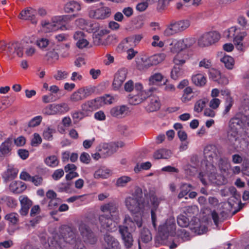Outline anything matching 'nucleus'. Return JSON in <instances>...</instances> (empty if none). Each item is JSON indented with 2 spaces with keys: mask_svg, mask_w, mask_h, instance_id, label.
I'll return each mask as SVG.
<instances>
[{
  "mask_svg": "<svg viewBox=\"0 0 249 249\" xmlns=\"http://www.w3.org/2000/svg\"><path fill=\"white\" fill-rule=\"evenodd\" d=\"M20 197L21 208L29 209L32 205V202L27 197Z\"/></svg>",
  "mask_w": 249,
  "mask_h": 249,
  "instance_id": "nucleus-57",
  "label": "nucleus"
},
{
  "mask_svg": "<svg viewBox=\"0 0 249 249\" xmlns=\"http://www.w3.org/2000/svg\"><path fill=\"white\" fill-rule=\"evenodd\" d=\"M80 9V4L74 1H71L67 2L64 7L65 12L68 13L79 11Z\"/></svg>",
  "mask_w": 249,
  "mask_h": 249,
  "instance_id": "nucleus-33",
  "label": "nucleus"
},
{
  "mask_svg": "<svg viewBox=\"0 0 249 249\" xmlns=\"http://www.w3.org/2000/svg\"><path fill=\"white\" fill-rule=\"evenodd\" d=\"M175 25L177 27L178 32H181L188 28L190 24L188 20H182L178 21H175Z\"/></svg>",
  "mask_w": 249,
  "mask_h": 249,
  "instance_id": "nucleus-44",
  "label": "nucleus"
},
{
  "mask_svg": "<svg viewBox=\"0 0 249 249\" xmlns=\"http://www.w3.org/2000/svg\"><path fill=\"white\" fill-rule=\"evenodd\" d=\"M171 46L170 50L173 53H177L185 49L183 41L182 40H174L170 44Z\"/></svg>",
  "mask_w": 249,
  "mask_h": 249,
  "instance_id": "nucleus-30",
  "label": "nucleus"
},
{
  "mask_svg": "<svg viewBox=\"0 0 249 249\" xmlns=\"http://www.w3.org/2000/svg\"><path fill=\"white\" fill-rule=\"evenodd\" d=\"M54 108V104H50L43 109L42 112L44 114L47 115H55V112Z\"/></svg>",
  "mask_w": 249,
  "mask_h": 249,
  "instance_id": "nucleus-59",
  "label": "nucleus"
},
{
  "mask_svg": "<svg viewBox=\"0 0 249 249\" xmlns=\"http://www.w3.org/2000/svg\"><path fill=\"white\" fill-rule=\"evenodd\" d=\"M60 96L58 94H53V93H50L48 95H45L42 96V102L44 103H49L51 102H53L59 99H60Z\"/></svg>",
  "mask_w": 249,
  "mask_h": 249,
  "instance_id": "nucleus-48",
  "label": "nucleus"
},
{
  "mask_svg": "<svg viewBox=\"0 0 249 249\" xmlns=\"http://www.w3.org/2000/svg\"><path fill=\"white\" fill-rule=\"evenodd\" d=\"M217 165L219 170L223 173H226L230 167V164L228 162L227 158L222 157L221 155L215 160L214 164Z\"/></svg>",
  "mask_w": 249,
  "mask_h": 249,
  "instance_id": "nucleus-26",
  "label": "nucleus"
},
{
  "mask_svg": "<svg viewBox=\"0 0 249 249\" xmlns=\"http://www.w3.org/2000/svg\"><path fill=\"white\" fill-rule=\"evenodd\" d=\"M119 145L115 143H101L96 148V151L100 152L103 158L110 156L115 153Z\"/></svg>",
  "mask_w": 249,
  "mask_h": 249,
  "instance_id": "nucleus-10",
  "label": "nucleus"
},
{
  "mask_svg": "<svg viewBox=\"0 0 249 249\" xmlns=\"http://www.w3.org/2000/svg\"><path fill=\"white\" fill-rule=\"evenodd\" d=\"M101 210L104 213V214H107L114 219H118V206L114 202H110L102 206Z\"/></svg>",
  "mask_w": 249,
  "mask_h": 249,
  "instance_id": "nucleus-12",
  "label": "nucleus"
},
{
  "mask_svg": "<svg viewBox=\"0 0 249 249\" xmlns=\"http://www.w3.org/2000/svg\"><path fill=\"white\" fill-rule=\"evenodd\" d=\"M45 162L47 165L51 167H55L59 163L57 158L55 156H51L46 158Z\"/></svg>",
  "mask_w": 249,
  "mask_h": 249,
  "instance_id": "nucleus-51",
  "label": "nucleus"
},
{
  "mask_svg": "<svg viewBox=\"0 0 249 249\" xmlns=\"http://www.w3.org/2000/svg\"><path fill=\"white\" fill-rule=\"evenodd\" d=\"M6 54L8 56H12V57H14L15 54L19 57H21L23 55V48L21 44L18 41L9 43H8Z\"/></svg>",
  "mask_w": 249,
  "mask_h": 249,
  "instance_id": "nucleus-13",
  "label": "nucleus"
},
{
  "mask_svg": "<svg viewBox=\"0 0 249 249\" xmlns=\"http://www.w3.org/2000/svg\"><path fill=\"white\" fill-rule=\"evenodd\" d=\"M177 223L180 227H187L190 221L186 215L180 214L177 217Z\"/></svg>",
  "mask_w": 249,
  "mask_h": 249,
  "instance_id": "nucleus-49",
  "label": "nucleus"
},
{
  "mask_svg": "<svg viewBox=\"0 0 249 249\" xmlns=\"http://www.w3.org/2000/svg\"><path fill=\"white\" fill-rule=\"evenodd\" d=\"M5 202L6 204L11 208L15 207L17 205V200L10 196H4L0 198V203Z\"/></svg>",
  "mask_w": 249,
  "mask_h": 249,
  "instance_id": "nucleus-43",
  "label": "nucleus"
},
{
  "mask_svg": "<svg viewBox=\"0 0 249 249\" xmlns=\"http://www.w3.org/2000/svg\"><path fill=\"white\" fill-rule=\"evenodd\" d=\"M220 61L224 64L225 67L229 70H231L234 65V61L233 58L229 56L225 55L220 58Z\"/></svg>",
  "mask_w": 249,
  "mask_h": 249,
  "instance_id": "nucleus-39",
  "label": "nucleus"
},
{
  "mask_svg": "<svg viewBox=\"0 0 249 249\" xmlns=\"http://www.w3.org/2000/svg\"><path fill=\"white\" fill-rule=\"evenodd\" d=\"M124 204L131 213L135 214L143 211L144 208V200L142 190L138 188L131 196L126 197Z\"/></svg>",
  "mask_w": 249,
  "mask_h": 249,
  "instance_id": "nucleus-1",
  "label": "nucleus"
},
{
  "mask_svg": "<svg viewBox=\"0 0 249 249\" xmlns=\"http://www.w3.org/2000/svg\"><path fill=\"white\" fill-rule=\"evenodd\" d=\"M161 200V198H159L155 195H152L150 196V201L152 205V208L151 210V219L152 225L155 229H156L157 227V216L156 212L159 207V204Z\"/></svg>",
  "mask_w": 249,
  "mask_h": 249,
  "instance_id": "nucleus-17",
  "label": "nucleus"
},
{
  "mask_svg": "<svg viewBox=\"0 0 249 249\" xmlns=\"http://www.w3.org/2000/svg\"><path fill=\"white\" fill-rule=\"evenodd\" d=\"M56 50H58V49H53V50L48 52L46 55L47 61L50 63H53L59 59V54L56 52Z\"/></svg>",
  "mask_w": 249,
  "mask_h": 249,
  "instance_id": "nucleus-40",
  "label": "nucleus"
},
{
  "mask_svg": "<svg viewBox=\"0 0 249 249\" xmlns=\"http://www.w3.org/2000/svg\"><path fill=\"white\" fill-rule=\"evenodd\" d=\"M72 117L74 124H76L84 117V113L82 111H75L71 113Z\"/></svg>",
  "mask_w": 249,
  "mask_h": 249,
  "instance_id": "nucleus-60",
  "label": "nucleus"
},
{
  "mask_svg": "<svg viewBox=\"0 0 249 249\" xmlns=\"http://www.w3.org/2000/svg\"><path fill=\"white\" fill-rule=\"evenodd\" d=\"M42 117L37 116L33 118L28 123V127H34L38 125L42 120Z\"/></svg>",
  "mask_w": 249,
  "mask_h": 249,
  "instance_id": "nucleus-58",
  "label": "nucleus"
},
{
  "mask_svg": "<svg viewBox=\"0 0 249 249\" xmlns=\"http://www.w3.org/2000/svg\"><path fill=\"white\" fill-rule=\"evenodd\" d=\"M163 79V76L160 73H157L151 76L149 79V85H156L160 82Z\"/></svg>",
  "mask_w": 249,
  "mask_h": 249,
  "instance_id": "nucleus-53",
  "label": "nucleus"
},
{
  "mask_svg": "<svg viewBox=\"0 0 249 249\" xmlns=\"http://www.w3.org/2000/svg\"><path fill=\"white\" fill-rule=\"evenodd\" d=\"M228 213L224 211H221L218 213L215 210L211 212V217L213 222L217 227L219 224L223 222L227 217Z\"/></svg>",
  "mask_w": 249,
  "mask_h": 249,
  "instance_id": "nucleus-23",
  "label": "nucleus"
},
{
  "mask_svg": "<svg viewBox=\"0 0 249 249\" xmlns=\"http://www.w3.org/2000/svg\"><path fill=\"white\" fill-rule=\"evenodd\" d=\"M49 40L45 38H39L36 42V45L42 50L46 49L49 45Z\"/></svg>",
  "mask_w": 249,
  "mask_h": 249,
  "instance_id": "nucleus-56",
  "label": "nucleus"
},
{
  "mask_svg": "<svg viewBox=\"0 0 249 249\" xmlns=\"http://www.w3.org/2000/svg\"><path fill=\"white\" fill-rule=\"evenodd\" d=\"M75 24L81 28H85L86 25L91 27L92 32L96 31L98 28V25L95 23L88 22L84 18H79L75 20Z\"/></svg>",
  "mask_w": 249,
  "mask_h": 249,
  "instance_id": "nucleus-29",
  "label": "nucleus"
},
{
  "mask_svg": "<svg viewBox=\"0 0 249 249\" xmlns=\"http://www.w3.org/2000/svg\"><path fill=\"white\" fill-rule=\"evenodd\" d=\"M247 36L246 32H240L239 29L236 27H231L227 31V37H233V43L236 48L240 51H244L246 47L243 44L242 41L244 38Z\"/></svg>",
  "mask_w": 249,
  "mask_h": 249,
  "instance_id": "nucleus-4",
  "label": "nucleus"
},
{
  "mask_svg": "<svg viewBox=\"0 0 249 249\" xmlns=\"http://www.w3.org/2000/svg\"><path fill=\"white\" fill-rule=\"evenodd\" d=\"M156 90V88L152 87L149 88L147 91H141L139 93H138L140 97V99L142 100V102L146 99L148 100L150 97H151L153 95L152 92Z\"/></svg>",
  "mask_w": 249,
  "mask_h": 249,
  "instance_id": "nucleus-42",
  "label": "nucleus"
},
{
  "mask_svg": "<svg viewBox=\"0 0 249 249\" xmlns=\"http://www.w3.org/2000/svg\"><path fill=\"white\" fill-rule=\"evenodd\" d=\"M5 219L13 225H15L18 221V215L17 213H11L7 214L5 216Z\"/></svg>",
  "mask_w": 249,
  "mask_h": 249,
  "instance_id": "nucleus-52",
  "label": "nucleus"
},
{
  "mask_svg": "<svg viewBox=\"0 0 249 249\" xmlns=\"http://www.w3.org/2000/svg\"><path fill=\"white\" fill-rule=\"evenodd\" d=\"M127 74V71L125 68L119 70L115 74L112 82V87L114 90H118L125 81Z\"/></svg>",
  "mask_w": 249,
  "mask_h": 249,
  "instance_id": "nucleus-14",
  "label": "nucleus"
},
{
  "mask_svg": "<svg viewBox=\"0 0 249 249\" xmlns=\"http://www.w3.org/2000/svg\"><path fill=\"white\" fill-rule=\"evenodd\" d=\"M36 13V12L34 9L28 7L20 12L18 17L24 20H31L33 24H36L37 22L36 20L35 19Z\"/></svg>",
  "mask_w": 249,
  "mask_h": 249,
  "instance_id": "nucleus-21",
  "label": "nucleus"
},
{
  "mask_svg": "<svg viewBox=\"0 0 249 249\" xmlns=\"http://www.w3.org/2000/svg\"><path fill=\"white\" fill-rule=\"evenodd\" d=\"M148 105L147 106L146 108L147 111L149 112H153L157 110L160 107V103L158 97L152 95L150 97L148 100Z\"/></svg>",
  "mask_w": 249,
  "mask_h": 249,
  "instance_id": "nucleus-25",
  "label": "nucleus"
},
{
  "mask_svg": "<svg viewBox=\"0 0 249 249\" xmlns=\"http://www.w3.org/2000/svg\"><path fill=\"white\" fill-rule=\"evenodd\" d=\"M60 236L64 241L69 244H74L76 241L77 230L73 226L63 225L60 228Z\"/></svg>",
  "mask_w": 249,
  "mask_h": 249,
  "instance_id": "nucleus-6",
  "label": "nucleus"
},
{
  "mask_svg": "<svg viewBox=\"0 0 249 249\" xmlns=\"http://www.w3.org/2000/svg\"><path fill=\"white\" fill-rule=\"evenodd\" d=\"M141 240L145 243L150 242L152 240L151 234L149 230L146 228H143L141 232Z\"/></svg>",
  "mask_w": 249,
  "mask_h": 249,
  "instance_id": "nucleus-47",
  "label": "nucleus"
},
{
  "mask_svg": "<svg viewBox=\"0 0 249 249\" xmlns=\"http://www.w3.org/2000/svg\"><path fill=\"white\" fill-rule=\"evenodd\" d=\"M54 132V129L48 128L44 131L43 136L45 139L51 141L53 139V134Z\"/></svg>",
  "mask_w": 249,
  "mask_h": 249,
  "instance_id": "nucleus-61",
  "label": "nucleus"
},
{
  "mask_svg": "<svg viewBox=\"0 0 249 249\" xmlns=\"http://www.w3.org/2000/svg\"><path fill=\"white\" fill-rule=\"evenodd\" d=\"M131 180V178L128 176H122L117 179L116 185L117 187H124Z\"/></svg>",
  "mask_w": 249,
  "mask_h": 249,
  "instance_id": "nucleus-54",
  "label": "nucleus"
},
{
  "mask_svg": "<svg viewBox=\"0 0 249 249\" xmlns=\"http://www.w3.org/2000/svg\"><path fill=\"white\" fill-rule=\"evenodd\" d=\"M54 109L55 114L60 113H64L68 112L70 110L68 105L66 103H61L58 104H54Z\"/></svg>",
  "mask_w": 249,
  "mask_h": 249,
  "instance_id": "nucleus-38",
  "label": "nucleus"
},
{
  "mask_svg": "<svg viewBox=\"0 0 249 249\" xmlns=\"http://www.w3.org/2000/svg\"><path fill=\"white\" fill-rule=\"evenodd\" d=\"M104 240L107 244L105 249H120L119 243L113 236L107 234L105 235Z\"/></svg>",
  "mask_w": 249,
  "mask_h": 249,
  "instance_id": "nucleus-24",
  "label": "nucleus"
},
{
  "mask_svg": "<svg viewBox=\"0 0 249 249\" xmlns=\"http://www.w3.org/2000/svg\"><path fill=\"white\" fill-rule=\"evenodd\" d=\"M111 104V102L107 101L105 97H97L93 100H91L86 102L81 105L82 110L83 111H93L100 108L104 104Z\"/></svg>",
  "mask_w": 249,
  "mask_h": 249,
  "instance_id": "nucleus-8",
  "label": "nucleus"
},
{
  "mask_svg": "<svg viewBox=\"0 0 249 249\" xmlns=\"http://www.w3.org/2000/svg\"><path fill=\"white\" fill-rule=\"evenodd\" d=\"M193 83L197 86L202 87L206 83V78L201 74H197L193 75L192 78Z\"/></svg>",
  "mask_w": 249,
  "mask_h": 249,
  "instance_id": "nucleus-35",
  "label": "nucleus"
},
{
  "mask_svg": "<svg viewBox=\"0 0 249 249\" xmlns=\"http://www.w3.org/2000/svg\"><path fill=\"white\" fill-rule=\"evenodd\" d=\"M165 55L164 53H159L151 56L148 58L147 65L150 67L156 65L162 62L165 58Z\"/></svg>",
  "mask_w": 249,
  "mask_h": 249,
  "instance_id": "nucleus-31",
  "label": "nucleus"
},
{
  "mask_svg": "<svg viewBox=\"0 0 249 249\" xmlns=\"http://www.w3.org/2000/svg\"><path fill=\"white\" fill-rule=\"evenodd\" d=\"M83 96L79 89L74 91L70 96V101L72 103H77L84 100Z\"/></svg>",
  "mask_w": 249,
  "mask_h": 249,
  "instance_id": "nucleus-46",
  "label": "nucleus"
},
{
  "mask_svg": "<svg viewBox=\"0 0 249 249\" xmlns=\"http://www.w3.org/2000/svg\"><path fill=\"white\" fill-rule=\"evenodd\" d=\"M168 239L169 240L168 245L170 249H175L179 244V238L175 235L174 236H170Z\"/></svg>",
  "mask_w": 249,
  "mask_h": 249,
  "instance_id": "nucleus-55",
  "label": "nucleus"
},
{
  "mask_svg": "<svg viewBox=\"0 0 249 249\" xmlns=\"http://www.w3.org/2000/svg\"><path fill=\"white\" fill-rule=\"evenodd\" d=\"M192 188L193 186L190 184L186 183H182L180 187V191L178 195V198L179 199L183 198L188 194Z\"/></svg>",
  "mask_w": 249,
  "mask_h": 249,
  "instance_id": "nucleus-37",
  "label": "nucleus"
},
{
  "mask_svg": "<svg viewBox=\"0 0 249 249\" xmlns=\"http://www.w3.org/2000/svg\"><path fill=\"white\" fill-rule=\"evenodd\" d=\"M128 100L130 104L134 105H138L142 102V100L140 99V97L138 94L134 96L129 95Z\"/></svg>",
  "mask_w": 249,
  "mask_h": 249,
  "instance_id": "nucleus-62",
  "label": "nucleus"
},
{
  "mask_svg": "<svg viewBox=\"0 0 249 249\" xmlns=\"http://www.w3.org/2000/svg\"><path fill=\"white\" fill-rule=\"evenodd\" d=\"M79 89L84 96L83 98L84 99L89 96L93 92V90L91 88H81Z\"/></svg>",
  "mask_w": 249,
  "mask_h": 249,
  "instance_id": "nucleus-63",
  "label": "nucleus"
},
{
  "mask_svg": "<svg viewBox=\"0 0 249 249\" xmlns=\"http://www.w3.org/2000/svg\"><path fill=\"white\" fill-rule=\"evenodd\" d=\"M128 111V107L122 105L112 107L110 110V115L117 118H122L126 115Z\"/></svg>",
  "mask_w": 249,
  "mask_h": 249,
  "instance_id": "nucleus-20",
  "label": "nucleus"
},
{
  "mask_svg": "<svg viewBox=\"0 0 249 249\" xmlns=\"http://www.w3.org/2000/svg\"><path fill=\"white\" fill-rule=\"evenodd\" d=\"M109 176V170L105 168H101L95 171L94 177L95 178H106Z\"/></svg>",
  "mask_w": 249,
  "mask_h": 249,
  "instance_id": "nucleus-41",
  "label": "nucleus"
},
{
  "mask_svg": "<svg viewBox=\"0 0 249 249\" xmlns=\"http://www.w3.org/2000/svg\"><path fill=\"white\" fill-rule=\"evenodd\" d=\"M179 33L177 26L175 25V21H172L167 26L164 31V35L165 36H169Z\"/></svg>",
  "mask_w": 249,
  "mask_h": 249,
  "instance_id": "nucleus-36",
  "label": "nucleus"
},
{
  "mask_svg": "<svg viewBox=\"0 0 249 249\" xmlns=\"http://www.w3.org/2000/svg\"><path fill=\"white\" fill-rule=\"evenodd\" d=\"M110 14L111 10L107 7H103L96 10H90L89 13L90 18L97 19H105L109 17Z\"/></svg>",
  "mask_w": 249,
  "mask_h": 249,
  "instance_id": "nucleus-16",
  "label": "nucleus"
},
{
  "mask_svg": "<svg viewBox=\"0 0 249 249\" xmlns=\"http://www.w3.org/2000/svg\"><path fill=\"white\" fill-rule=\"evenodd\" d=\"M56 18L55 17L53 18L52 22H49L47 24V26L46 28L49 30L50 31H55L58 29H61L62 30H66L67 28L65 27V25H60L59 22H56Z\"/></svg>",
  "mask_w": 249,
  "mask_h": 249,
  "instance_id": "nucleus-34",
  "label": "nucleus"
},
{
  "mask_svg": "<svg viewBox=\"0 0 249 249\" xmlns=\"http://www.w3.org/2000/svg\"><path fill=\"white\" fill-rule=\"evenodd\" d=\"M124 220L128 222V224L130 226V231L127 226L120 225L119 226V231L124 241V246L127 248H130L132 246L133 242V239L131 232L135 231V222L129 217H128L127 219L125 217Z\"/></svg>",
  "mask_w": 249,
  "mask_h": 249,
  "instance_id": "nucleus-2",
  "label": "nucleus"
},
{
  "mask_svg": "<svg viewBox=\"0 0 249 249\" xmlns=\"http://www.w3.org/2000/svg\"><path fill=\"white\" fill-rule=\"evenodd\" d=\"M78 230L83 241L86 243L94 244L97 238L89 226L83 222L78 225Z\"/></svg>",
  "mask_w": 249,
  "mask_h": 249,
  "instance_id": "nucleus-7",
  "label": "nucleus"
},
{
  "mask_svg": "<svg viewBox=\"0 0 249 249\" xmlns=\"http://www.w3.org/2000/svg\"><path fill=\"white\" fill-rule=\"evenodd\" d=\"M210 78L214 81H217L218 83L227 84L228 80L226 78H221L220 73L219 71L212 70L210 71Z\"/></svg>",
  "mask_w": 249,
  "mask_h": 249,
  "instance_id": "nucleus-32",
  "label": "nucleus"
},
{
  "mask_svg": "<svg viewBox=\"0 0 249 249\" xmlns=\"http://www.w3.org/2000/svg\"><path fill=\"white\" fill-rule=\"evenodd\" d=\"M231 125L234 126H239L243 129L245 133L249 138V117L247 116H242L240 118H233L231 119Z\"/></svg>",
  "mask_w": 249,
  "mask_h": 249,
  "instance_id": "nucleus-15",
  "label": "nucleus"
},
{
  "mask_svg": "<svg viewBox=\"0 0 249 249\" xmlns=\"http://www.w3.org/2000/svg\"><path fill=\"white\" fill-rule=\"evenodd\" d=\"M18 170L17 169L8 166V169L2 175V178L5 182L14 179L17 176Z\"/></svg>",
  "mask_w": 249,
  "mask_h": 249,
  "instance_id": "nucleus-28",
  "label": "nucleus"
},
{
  "mask_svg": "<svg viewBox=\"0 0 249 249\" xmlns=\"http://www.w3.org/2000/svg\"><path fill=\"white\" fill-rule=\"evenodd\" d=\"M208 178L212 183L218 186L225 184L227 182L226 178L223 175H218L214 172L211 173L208 175Z\"/></svg>",
  "mask_w": 249,
  "mask_h": 249,
  "instance_id": "nucleus-22",
  "label": "nucleus"
},
{
  "mask_svg": "<svg viewBox=\"0 0 249 249\" xmlns=\"http://www.w3.org/2000/svg\"><path fill=\"white\" fill-rule=\"evenodd\" d=\"M235 126H234L233 125L231 126V129L228 132V141L229 143L235 147L237 146L238 144L240 142V136L238 133V131L237 129L234 128Z\"/></svg>",
  "mask_w": 249,
  "mask_h": 249,
  "instance_id": "nucleus-19",
  "label": "nucleus"
},
{
  "mask_svg": "<svg viewBox=\"0 0 249 249\" xmlns=\"http://www.w3.org/2000/svg\"><path fill=\"white\" fill-rule=\"evenodd\" d=\"M208 100L207 98H204L198 100L195 105L194 110L197 112H201L205 107L206 104L208 103Z\"/></svg>",
  "mask_w": 249,
  "mask_h": 249,
  "instance_id": "nucleus-50",
  "label": "nucleus"
},
{
  "mask_svg": "<svg viewBox=\"0 0 249 249\" xmlns=\"http://www.w3.org/2000/svg\"><path fill=\"white\" fill-rule=\"evenodd\" d=\"M99 220L101 226L107 231H111L115 227V220L107 214H103L99 217Z\"/></svg>",
  "mask_w": 249,
  "mask_h": 249,
  "instance_id": "nucleus-18",
  "label": "nucleus"
},
{
  "mask_svg": "<svg viewBox=\"0 0 249 249\" xmlns=\"http://www.w3.org/2000/svg\"><path fill=\"white\" fill-rule=\"evenodd\" d=\"M189 59L188 53H178L174 57L173 61L175 66L171 72V77L174 80H177L182 74L180 66H182Z\"/></svg>",
  "mask_w": 249,
  "mask_h": 249,
  "instance_id": "nucleus-3",
  "label": "nucleus"
},
{
  "mask_svg": "<svg viewBox=\"0 0 249 249\" xmlns=\"http://www.w3.org/2000/svg\"><path fill=\"white\" fill-rule=\"evenodd\" d=\"M68 75V73L67 71L59 70L53 77L56 80H61L67 78Z\"/></svg>",
  "mask_w": 249,
  "mask_h": 249,
  "instance_id": "nucleus-64",
  "label": "nucleus"
},
{
  "mask_svg": "<svg viewBox=\"0 0 249 249\" xmlns=\"http://www.w3.org/2000/svg\"><path fill=\"white\" fill-rule=\"evenodd\" d=\"M76 17V15H64L62 16L56 17V22H58L60 25H65L66 23L71 21Z\"/></svg>",
  "mask_w": 249,
  "mask_h": 249,
  "instance_id": "nucleus-45",
  "label": "nucleus"
},
{
  "mask_svg": "<svg viewBox=\"0 0 249 249\" xmlns=\"http://www.w3.org/2000/svg\"><path fill=\"white\" fill-rule=\"evenodd\" d=\"M13 139L11 138H8L0 146V153L2 155H7L9 154L12 150V145Z\"/></svg>",
  "mask_w": 249,
  "mask_h": 249,
  "instance_id": "nucleus-27",
  "label": "nucleus"
},
{
  "mask_svg": "<svg viewBox=\"0 0 249 249\" xmlns=\"http://www.w3.org/2000/svg\"><path fill=\"white\" fill-rule=\"evenodd\" d=\"M220 37V35L216 31L208 32L199 37L198 44L201 47L208 46L218 41Z\"/></svg>",
  "mask_w": 249,
  "mask_h": 249,
  "instance_id": "nucleus-9",
  "label": "nucleus"
},
{
  "mask_svg": "<svg viewBox=\"0 0 249 249\" xmlns=\"http://www.w3.org/2000/svg\"><path fill=\"white\" fill-rule=\"evenodd\" d=\"M176 223L174 219H169L159 227V234L162 240H166L176 234Z\"/></svg>",
  "mask_w": 249,
  "mask_h": 249,
  "instance_id": "nucleus-5",
  "label": "nucleus"
},
{
  "mask_svg": "<svg viewBox=\"0 0 249 249\" xmlns=\"http://www.w3.org/2000/svg\"><path fill=\"white\" fill-rule=\"evenodd\" d=\"M204 157L210 164L213 167V162L221 155L218 148L213 145H209L205 147L204 150Z\"/></svg>",
  "mask_w": 249,
  "mask_h": 249,
  "instance_id": "nucleus-11",
  "label": "nucleus"
}]
</instances>
